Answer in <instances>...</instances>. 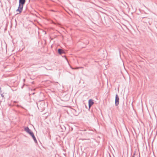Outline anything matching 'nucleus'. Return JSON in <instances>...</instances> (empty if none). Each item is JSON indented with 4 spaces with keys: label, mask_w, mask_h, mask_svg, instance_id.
Listing matches in <instances>:
<instances>
[{
    "label": "nucleus",
    "mask_w": 157,
    "mask_h": 157,
    "mask_svg": "<svg viewBox=\"0 0 157 157\" xmlns=\"http://www.w3.org/2000/svg\"><path fill=\"white\" fill-rule=\"evenodd\" d=\"M142 21L147 24H149V25H151L152 23V18H148L147 17H143L142 18Z\"/></svg>",
    "instance_id": "f257e3e1"
},
{
    "label": "nucleus",
    "mask_w": 157,
    "mask_h": 157,
    "mask_svg": "<svg viewBox=\"0 0 157 157\" xmlns=\"http://www.w3.org/2000/svg\"><path fill=\"white\" fill-rule=\"evenodd\" d=\"M24 130L31 136L34 134L33 132L28 127H25Z\"/></svg>",
    "instance_id": "f03ea898"
},
{
    "label": "nucleus",
    "mask_w": 157,
    "mask_h": 157,
    "mask_svg": "<svg viewBox=\"0 0 157 157\" xmlns=\"http://www.w3.org/2000/svg\"><path fill=\"white\" fill-rule=\"evenodd\" d=\"M23 6L19 4V6L18 9L16 10L17 12H19V13H21L22 11Z\"/></svg>",
    "instance_id": "7ed1b4c3"
},
{
    "label": "nucleus",
    "mask_w": 157,
    "mask_h": 157,
    "mask_svg": "<svg viewBox=\"0 0 157 157\" xmlns=\"http://www.w3.org/2000/svg\"><path fill=\"white\" fill-rule=\"evenodd\" d=\"M119 98L118 95L116 94L115 96V105L117 106L119 104Z\"/></svg>",
    "instance_id": "20e7f679"
},
{
    "label": "nucleus",
    "mask_w": 157,
    "mask_h": 157,
    "mask_svg": "<svg viewBox=\"0 0 157 157\" xmlns=\"http://www.w3.org/2000/svg\"><path fill=\"white\" fill-rule=\"evenodd\" d=\"M94 103L92 99H90L89 100L88 105L89 108L94 104Z\"/></svg>",
    "instance_id": "39448f33"
},
{
    "label": "nucleus",
    "mask_w": 157,
    "mask_h": 157,
    "mask_svg": "<svg viewBox=\"0 0 157 157\" xmlns=\"http://www.w3.org/2000/svg\"><path fill=\"white\" fill-rule=\"evenodd\" d=\"M58 52L60 55L65 53L63 49L60 48H59L58 49Z\"/></svg>",
    "instance_id": "423d86ee"
},
{
    "label": "nucleus",
    "mask_w": 157,
    "mask_h": 157,
    "mask_svg": "<svg viewBox=\"0 0 157 157\" xmlns=\"http://www.w3.org/2000/svg\"><path fill=\"white\" fill-rule=\"evenodd\" d=\"M25 2L26 0H19V4L24 6L25 3Z\"/></svg>",
    "instance_id": "0eeeda50"
},
{
    "label": "nucleus",
    "mask_w": 157,
    "mask_h": 157,
    "mask_svg": "<svg viewBox=\"0 0 157 157\" xmlns=\"http://www.w3.org/2000/svg\"><path fill=\"white\" fill-rule=\"evenodd\" d=\"M31 136L32 137L33 139V140H34L35 142L36 143H37V141L36 139V138L35 136L34 135V134H33V135L32 136Z\"/></svg>",
    "instance_id": "6e6552de"
},
{
    "label": "nucleus",
    "mask_w": 157,
    "mask_h": 157,
    "mask_svg": "<svg viewBox=\"0 0 157 157\" xmlns=\"http://www.w3.org/2000/svg\"><path fill=\"white\" fill-rule=\"evenodd\" d=\"M71 68L72 69H78L79 68H80V67H77L76 68H72V67H71Z\"/></svg>",
    "instance_id": "1a4fd4ad"
},
{
    "label": "nucleus",
    "mask_w": 157,
    "mask_h": 157,
    "mask_svg": "<svg viewBox=\"0 0 157 157\" xmlns=\"http://www.w3.org/2000/svg\"><path fill=\"white\" fill-rule=\"evenodd\" d=\"M135 153L133 154V155H132L131 157H135Z\"/></svg>",
    "instance_id": "9d476101"
},
{
    "label": "nucleus",
    "mask_w": 157,
    "mask_h": 157,
    "mask_svg": "<svg viewBox=\"0 0 157 157\" xmlns=\"http://www.w3.org/2000/svg\"><path fill=\"white\" fill-rule=\"evenodd\" d=\"M1 96L2 97H4V95H3V94H1Z\"/></svg>",
    "instance_id": "9b49d317"
},
{
    "label": "nucleus",
    "mask_w": 157,
    "mask_h": 157,
    "mask_svg": "<svg viewBox=\"0 0 157 157\" xmlns=\"http://www.w3.org/2000/svg\"><path fill=\"white\" fill-rule=\"evenodd\" d=\"M1 91V87H0V91Z\"/></svg>",
    "instance_id": "f8f14e48"
},
{
    "label": "nucleus",
    "mask_w": 157,
    "mask_h": 157,
    "mask_svg": "<svg viewBox=\"0 0 157 157\" xmlns=\"http://www.w3.org/2000/svg\"><path fill=\"white\" fill-rule=\"evenodd\" d=\"M51 11H54V10H51Z\"/></svg>",
    "instance_id": "ddd939ff"
},
{
    "label": "nucleus",
    "mask_w": 157,
    "mask_h": 157,
    "mask_svg": "<svg viewBox=\"0 0 157 157\" xmlns=\"http://www.w3.org/2000/svg\"><path fill=\"white\" fill-rule=\"evenodd\" d=\"M88 140H89L90 141V139H88Z\"/></svg>",
    "instance_id": "4468645a"
},
{
    "label": "nucleus",
    "mask_w": 157,
    "mask_h": 157,
    "mask_svg": "<svg viewBox=\"0 0 157 157\" xmlns=\"http://www.w3.org/2000/svg\"><path fill=\"white\" fill-rule=\"evenodd\" d=\"M35 94V93H33V94Z\"/></svg>",
    "instance_id": "2eb2a0df"
},
{
    "label": "nucleus",
    "mask_w": 157,
    "mask_h": 157,
    "mask_svg": "<svg viewBox=\"0 0 157 157\" xmlns=\"http://www.w3.org/2000/svg\"><path fill=\"white\" fill-rule=\"evenodd\" d=\"M21 88H23V86H22Z\"/></svg>",
    "instance_id": "dca6fc26"
}]
</instances>
